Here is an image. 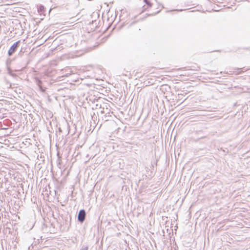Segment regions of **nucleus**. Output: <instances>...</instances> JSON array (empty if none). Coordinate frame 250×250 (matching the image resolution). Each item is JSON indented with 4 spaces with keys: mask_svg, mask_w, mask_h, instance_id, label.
<instances>
[{
    "mask_svg": "<svg viewBox=\"0 0 250 250\" xmlns=\"http://www.w3.org/2000/svg\"><path fill=\"white\" fill-rule=\"evenodd\" d=\"M34 246L33 245H30V246L28 247V250H34Z\"/></svg>",
    "mask_w": 250,
    "mask_h": 250,
    "instance_id": "obj_6",
    "label": "nucleus"
},
{
    "mask_svg": "<svg viewBox=\"0 0 250 250\" xmlns=\"http://www.w3.org/2000/svg\"><path fill=\"white\" fill-rule=\"evenodd\" d=\"M146 0H144V1H146Z\"/></svg>",
    "mask_w": 250,
    "mask_h": 250,
    "instance_id": "obj_7",
    "label": "nucleus"
},
{
    "mask_svg": "<svg viewBox=\"0 0 250 250\" xmlns=\"http://www.w3.org/2000/svg\"><path fill=\"white\" fill-rule=\"evenodd\" d=\"M20 43V41H18L15 42L10 48L8 51V54L9 56H11L16 50L19 43Z\"/></svg>",
    "mask_w": 250,
    "mask_h": 250,
    "instance_id": "obj_1",
    "label": "nucleus"
},
{
    "mask_svg": "<svg viewBox=\"0 0 250 250\" xmlns=\"http://www.w3.org/2000/svg\"><path fill=\"white\" fill-rule=\"evenodd\" d=\"M144 2L149 6V7H151L152 6V4L151 3H150L149 1H148L147 0H146V1H144Z\"/></svg>",
    "mask_w": 250,
    "mask_h": 250,
    "instance_id": "obj_4",
    "label": "nucleus"
},
{
    "mask_svg": "<svg viewBox=\"0 0 250 250\" xmlns=\"http://www.w3.org/2000/svg\"><path fill=\"white\" fill-rule=\"evenodd\" d=\"M243 69H244V71H247V69H245V68H238L237 69L238 71H236V72L237 73H240L241 72L243 71Z\"/></svg>",
    "mask_w": 250,
    "mask_h": 250,
    "instance_id": "obj_3",
    "label": "nucleus"
},
{
    "mask_svg": "<svg viewBox=\"0 0 250 250\" xmlns=\"http://www.w3.org/2000/svg\"><path fill=\"white\" fill-rule=\"evenodd\" d=\"M88 248L87 246H83L82 247L80 250H88Z\"/></svg>",
    "mask_w": 250,
    "mask_h": 250,
    "instance_id": "obj_5",
    "label": "nucleus"
},
{
    "mask_svg": "<svg viewBox=\"0 0 250 250\" xmlns=\"http://www.w3.org/2000/svg\"><path fill=\"white\" fill-rule=\"evenodd\" d=\"M85 211L84 209L80 210L78 215V221L81 223H83L85 220Z\"/></svg>",
    "mask_w": 250,
    "mask_h": 250,
    "instance_id": "obj_2",
    "label": "nucleus"
}]
</instances>
